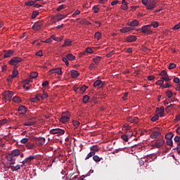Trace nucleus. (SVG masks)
<instances>
[{
	"instance_id": "1",
	"label": "nucleus",
	"mask_w": 180,
	"mask_h": 180,
	"mask_svg": "<svg viewBox=\"0 0 180 180\" xmlns=\"http://www.w3.org/2000/svg\"><path fill=\"white\" fill-rule=\"evenodd\" d=\"M141 3L143 4V5L146 6V10L148 11H152L157 7L156 0H150L148 1H143Z\"/></svg>"
},
{
	"instance_id": "2",
	"label": "nucleus",
	"mask_w": 180,
	"mask_h": 180,
	"mask_svg": "<svg viewBox=\"0 0 180 180\" xmlns=\"http://www.w3.org/2000/svg\"><path fill=\"white\" fill-rule=\"evenodd\" d=\"M160 136H161V129L157 127L151 129V134H150V137H151L152 139H157Z\"/></svg>"
},
{
	"instance_id": "3",
	"label": "nucleus",
	"mask_w": 180,
	"mask_h": 180,
	"mask_svg": "<svg viewBox=\"0 0 180 180\" xmlns=\"http://www.w3.org/2000/svg\"><path fill=\"white\" fill-rule=\"evenodd\" d=\"M65 16L63 14L58 13L55 15L54 16H51V22L53 24H55L56 22H59L60 20H63Z\"/></svg>"
},
{
	"instance_id": "4",
	"label": "nucleus",
	"mask_w": 180,
	"mask_h": 180,
	"mask_svg": "<svg viewBox=\"0 0 180 180\" xmlns=\"http://www.w3.org/2000/svg\"><path fill=\"white\" fill-rule=\"evenodd\" d=\"M13 96V91H6L2 94V98L7 101H11V98Z\"/></svg>"
},
{
	"instance_id": "5",
	"label": "nucleus",
	"mask_w": 180,
	"mask_h": 180,
	"mask_svg": "<svg viewBox=\"0 0 180 180\" xmlns=\"http://www.w3.org/2000/svg\"><path fill=\"white\" fill-rule=\"evenodd\" d=\"M22 58L20 57H13L12 58H11V60L8 61V64H10V65L12 66H15L17 65L18 63H20V62H22Z\"/></svg>"
},
{
	"instance_id": "6",
	"label": "nucleus",
	"mask_w": 180,
	"mask_h": 180,
	"mask_svg": "<svg viewBox=\"0 0 180 180\" xmlns=\"http://www.w3.org/2000/svg\"><path fill=\"white\" fill-rule=\"evenodd\" d=\"M68 120H70V113L68 111L63 112L61 118H60V122H61V123L65 124L68 122Z\"/></svg>"
},
{
	"instance_id": "7",
	"label": "nucleus",
	"mask_w": 180,
	"mask_h": 180,
	"mask_svg": "<svg viewBox=\"0 0 180 180\" xmlns=\"http://www.w3.org/2000/svg\"><path fill=\"white\" fill-rule=\"evenodd\" d=\"M49 133L53 135L58 134L61 136L65 134V130L61 129H53L49 131Z\"/></svg>"
},
{
	"instance_id": "8",
	"label": "nucleus",
	"mask_w": 180,
	"mask_h": 180,
	"mask_svg": "<svg viewBox=\"0 0 180 180\" xmlns=\"http://www.w3.org/2000/svg\"><path fill=\"white\" fill-rule=\"evenodd\" d=\"M165 145V140L163 139H158L155 142V144H153V147L157 148H160Z\"/></svg>"
},
{
	"instance_id": "9",
	"label": "nucleus",
	"mask_w": 180,
	"mask_h": 180,
	"mask_svg": "<svg viewBox=\"0 0 180 180\" xmlns=\"http://www.w3.org/2000/svg\"><path fill=\"white\" fill-rule=\"evenodd\" d=\"M141 32L148 35L153 33V30H151V27H149L148 25L143 26L141 27Z\"/></svg>"
},
{
	"instance_id": "10",
	"label": "nucleus",
	"mask_w": 180,
	"mask_h": 180,
	"mask_svg": "<svg viewBox=\"0 0 180 180\" xmlns=\"http://www.w3.org/2000/svg\"><path fill=\"white\" fill-rule=\"evenodd\" d=\"M43 26V22L42 21H37L34 22V25H32V29H34V31H39L41 27Z\"/></svg>"
},
{
	"instance_id": "11",
	"label": "nucleus",
	"mask_w": 180,
	"mask_h": 180,
	"mask_svg": "<svg viewBox=\"0 0 180 180\" xmlns=\"http://www.w3.org/2000/svg\"><path fill=\"white\" fill-rule=\"evenodd\" d=\"M14 53H15V51H12V50L4 51V58H8L13 56Z\"/></svg>"
},
{
	"instance_id": "12",
	"label": "nucleus",
	"mask_w": 180,
	"mask_h": 180,
	"mask_svg": "<svg viewBox=\"0 0 180 180\" xmlns=\"http://www.w3.org/2000/svg\"><path fill=\"white\" fill-rule=\"evenodd\" d=\"M15 162H11L10 167H8V169L11 168V169H12V171L13 172L18 171L19 169H20L21 167H23L25 165H22V166H20L19 165H17V166H13Z\"/></svg>"
},
{
	"instance_id": "13",
	"label": "nucleus",
	"mask_w": 180,
	"mask_h": 180,
	"mask_svg": "<svg viewBox=\"0 0 180 180\" xmlns=\"http://www.w3.org/2000/svg\"><path fill=\"white\" fill-rule=\"evenodd\" d=\"M46 142V139L43 137H38L37 140H36V145L38 146H41L44 145V143Z\"/></svg>"
},
{
	"instance_id": "14",
	"label": "nucleus",
	"mask_w": 180,
	"mask_h": 180,
	"mask_svg": "<svg viewBox=\"0 0 180 180\" xmlns=\"http://www.w3.org/2000/svg\"><path fill=\"white\" fill-rule=\"evenodd\" d=\"M18 112L20 115H25L27 112V108L25 105H20L18 108Z\"/></svg>"
},
{
	"instance_id": "15",
	"label": "nucleus",
	"mask_w": 180,
	"mask_h": 180,
	"mask_svg": "<svg viewBox=\"0 0 180 180\" xmlns=\"http://www.w3.org/2000/svg\"><path fill=\"white\" fill-rule=\"evenodd\" d=\"M34 159H35V156L30 155L25 158V160H22V165H25L26 164L31 162Z\"/></svg>"
},
{
	"instance_id": "16",
	"label": "nucleus",
	"mask_w": 180,
	"mask_h": 180,
	"mask_svg": "<svg viewBox=\"0 0 180 180\" xmlns=\"http://www.w3.org/2000/svg\"><path fill=\"white\" fill-rule=\"evenodd\" d=\"M49 74H58L59 75H63V72L61 71L60 68H55L49 70Z\"/></svg>"
},
{
	"instance_id": "17",
	"label": "nucleus",
	"mask_w": 180,
	"mask_h": 180,
	"mask_svg": "<svg viewBox=\"0 0 180 180\" xmlns=\"http://www.w3.org/2000/svg\"><path fill=\"white\" fill-rule=\"evenodd\" d=\"M139 25L138 20H133L132 21L127 22V26H131V27H137Z\"/></svg>"
},
{
	"instance_id": "18",
	"label": "nucleus",
	"mask_w": 180,
	"mask_h": 180,
	"mask_svg": "<svg viewBox=\"0 0 180 180\" xmlns=\"http://www.w3.org/2000/svg\"><path fill=\"white\" fill-rule=\"evenodd\" d=\"M156 113L158 114V115L163 117V114H165V108L163 106H160V108H157Z\"/></svg>"
},
{
	"instance_id": "19",
	"label": "nucleus",
	"mask_w": 180,
	"mask_h": 180,
	"mask_svg": "<svg viewBox=\"0 0 180 180\" xmlns=\"http://www.w3.org/2000/svg\"><path fill=\"white\" fill-rule=\"evenodd\" d=\"M103 85H105V82H102L101 80H96V82L94 83V86L102 88L103 87Z\"/></svg>"
},
{
	"instance_id": "20",
	"label": "nucleus",
	"mask_w": 180,
	"mask_h": 180,
	"mask_svg": "<svg viewBox=\"0 0 180 180\" xmlns=\"http://www.w3.org/2000/svg\"><path fill=\"white\" fill-rule=\"evenodd\" d=\"M20 155V151L18 149H15L11 152L8 156L10 157H18Z\"/></svg>"
},
{
	"instance_id": "21",
	"label": "nucleus",
	"mask_w": 180,
	"mask_h": 180,
	"mask_svg": "<svg viewBox=\"0 0 180 180\" xmlns=\"http://www.w3.org/2000/svg\"><path fill=\"white\" fill-rule=\"evenodd\" d=\"M137 40V37L134 35H131L127 37H126V41L127 42H134Z\"/></svg>"
},
{
	"instance_id": "22",
	"label": "nucleus",
	"mask_w": 180,
	"mask_h": 180,
	"mask_svg": "<svg viewBox=\"0 0 180 180\" xmlns=\"http://www.w3.org/2000/svg\"><path fill=\"white\" fill-rule=\"evenodd\" d=\"M160 86V87L163 88V89H170L172 87H173V86H172V82H166L165 84H163L162 85H159Z\"/></svg>"
},
{
	"instance_id": "23",
	"label": "nucleus",
	"mask_w": 180,
	"mask_h": 180,
	"mask_svg": "<svg viewBox=\"0 0 180 180\" xmlns=\"http://www.w3.org/2000/svg\"><path fill=\"white\" fill-rule=\"evenodd\" d=\"M133 30L132 27H124L122 29H120V32L122 33L129 32V31Z\"/></svg>"
},
{
	"instance_id": "24",
	"label": "nucleus",
	"mask_w": 180,
	"mask_h": 180,
	"mask_svg": "<svg viewBox=\"0 0 180 180\" xmlns=\"http://www.w3.org/2000/svg\"><path fill=\"white\" fill-rule=\"evenodd\" d=\"M122 6H121V9H122L123 11L129 10L127 2H126L125 0H122Z\"/></svg>"
},
{
	"instance_id": "25",
	"label": "nucleus",
	"mask_w": 180,
	"mask_h": 180,
	"mask_svg": "<svg viewBox=\"0 0 180 180\" xmlns=\"http://www.w3.org/2000/svg\"><path fill=\"white\" fill-rule=\"evenodd\" d=\"M101 59H102V57L96 56L95 58H92V61H94V63H95V64L97 65L100 63Z\"/></svg>"
},
{
	"instance_id": "26",
	"label": "nucleus",
	"mask_w": 180,
	"mask_h": 180,
	"mask_svg": "<svg viewBox=\"0 0 180 180\" xmlns=\"http://www.w3.org/2000/svg\"><path fill=\"white\" fill-rule=\"evenodd\" d=\"M144 26H149V27H153V28H156L158 27V22L157 21H152L151 24L148 25H144Z\"/></svg>"
},
{
	"instance_id": "27",
	"label": "nucleus",
	"mask_w": 180,
	"mask_h": 180,
	"mask_svg": "<svg viewBox=\"0 0 180 180\" xmlns=\"http://www.w3.org/2000/svg\"><path fill=\"white\" fill-rule=\"evenodd\" d=\"M160 80H162L163 82H170V81H172V79L170 78L169 76H162L160 77Z\"/></svg>"
},
{
	"instance_id": "28",
	"label": "nucleus",
	"mask_w": 180,
	"mask_h": 180,
	"mask_svg": "<svg viewBox=\"0 0 180 180\" xmlns=\"http://www.w3.org/2000/svg\"><path fill=\"white\" fill-rule=\"evenodd\" d=\"M78 76H79V73H78V72H77L75 70H72L71 71L72 78H77L78 77Z\"/></svg>"
},
{
	"instance_id": "29",
	"label": "nucleus",
	"mask_w": 180,
	"mask_h": 180,
	"mask_svg": "<svg viewBox=\"0 0 180 180\" xmlns=\"http://www.w3.org/2000/svg\"><path fill=\"white\" fill-rule=\"evenodd\" d=\"M18 75V70L14 68L13 71L12 72V76H11V78L13 79L15 78Z\"/></svg>"
},
{
	"instance_id": "30",
	"label": "nucleus",
	"mask_w": 180,
	"mask_h": 180,
	"mask_svg": "<svg viewBox=\"0 0 180 180\" xmlns=\"http://www.w3.org/2000/svg\"><path fill=\"white\" fill-rule=\"evenodd\" d=\"M6 159L7 160V161L10 162L11 163H13V162L15 161V156H8V155H7L6 157Z\"/></svg>"
},
{
	"instance_id": "31",
	"label": "nucleus",
	"mask_w": 180,
	"mask_h": 180,
	"mask_svg": "<svg viewBox=\"0 0 180 180\" xmlns=\"http://www.w3.org/2000/svg\"><path fill=\"white\" fill-rule=\"evenodd\" d=\"M49 39H53L55 41H58V42H60V41H63V38H59V37H56L54 35H51V38H49Z\"/></svg>"
},
{
	"instance_id": "32",
	"label": "nucleus",
	"mask_w": 180,
	"mask_h": 180,
	"mask_svg": "<svg viewBox=\"0 0 180 180\" xmlns=\"http://www.w3.org/2000/svg\"><path fill=\"white\" fill-rule=\"evenodd\" d=\"M174 134L172 132L168 133L165 135V139H167V140H172Z\"/></svg>"
},
{
	"instance_id": "33",
	"label": "nucleus",
	"mask_w": 180,
	"mask_h": 180,
	"mask_svg": "<svg viewBox=\"0 0 180 180\" xmlns=\"http://www.w3.org/2000/svg\"><path fill=\"white\" fill-rule=\"evenodd\" d=\"M90 150H91V153H96V152H98V147L96 146H92L90 148Z\"/></svg>"
},
{
	"instance_id": "34",
	"label": "nucleus",
	"mask_w": 180,
	"mask_h": 180,
	"mask_svg": "<svg viewBox=\"0 0 180 180\" xmlns=\"http://www.w3.org/2000/svg\"><path fill=\"white\" fill-rule=\"evenodd\" d=\"M96 153L90 152L87 154L86 157L85 158V160L91 158L92 157L95 156Z\"/></svg>"
},
{
	"instance_id": "35",
	"label": "nucleus",
	"mask_w": 180,
	"mask_h": 180,
	"mask_svg": "<svg viewBox=\"0 0 180 180\" xmlns=\"http://www.w3.org/2000/svg\"><path fill=\"white\" fill-rule=\"evenodd\" d=\"M92 159L94 160V161H95L96 162H101V160H102L101 158L98 157V155H94V157H92Z\"/></svg>"
},
{
	"instance_id": "36",
	"label": "nucleus",
	"mask_w": 180,
	"mask_h": 180,
	"mask_svg": "<svg viewBox=\"0 0 180 180\" xmlns=\"http://www.w3.org/2000/svg\"><path fill=\"white\" fill-rule=\"evenodd\" d=\"M65 58L72 61L75 59V57L72 54L68 53Z\"/></svg>"
},
{
	"instance_id": "37",
	"label": "nucleus",
	"mask_w": 180,
	"mask_h": 180,
	"mask_svg": "<svg viewBox=\"0 0 180 180\" xmlns=\"http://www.w3.org/2000/svg\"><path fill=\"white\" fill-rule=\"evenodd\" d=\"M159 75L160 77H169L165 70L160 71Z\"/></svg>"
},
{
	"instance_id": "38",
	"label": "nucleus",
	"mask_w": 180,
	"mask_h": 180,
	"mask_svg": "<svg viewBox=\"0 0 180 180\" xmlns=\"http://www.w3.org/2000/svg\"><path fill=\"white\" fill-rule=\"evenodd\" d=\"M165 95H167V97L170 98L173 96V92L170 90H168V91H165Z\"/></svg>"
},
{
	"instance_id": "39",
	"label": "nucleus",
	"mask_w": 180,
	"mask_h": 180,
	"mask_svg": "<svg viewBox=\"0 0 180 180\" xmlns=\"http://www.w3.org/2000/svg\"><path fill=\"white\" fill-rule=\"evenodd\" d=\"M71 44H72V41L70 40V39H66L65 40V43L63 44V47H64L65 46H71Z\"/></svg>"
},
{
	"instance_id": "40",
	"label": "nucleus",
	"mask_w": 180,
	"mask_h": 180,
	"mask_svg": "<svg viewBox=\"0 0 180 180\" xmlns=\"http://www.w3.org/2000/svg\"><path fill=\"white\" fill-rule=\"evenodd\" d=\"M34 147H35V144H34V143H27V148L29 150L34 149Z\"/></svg>"
},
{
	"instance_id": "41",
	"label": "nucleus",
	"mask_w": 180,
	"mask_h": 180,
	"mask_svg": "<svg viewBox=\"0 0 180 180\" xmlns=\"http://www.w3.org/2000/svg\"><path fill=\"white\" fill-rule=\"evenodd\" d=\"M176 68V64H175V63H169L168 69L169 70H173V69H174Z\"/></svg>"
},
{
	"instance_id": "42",
	"label": "nucleus",
	"mask_w": 180,
	"mask_h": 180,
	"mask_svg": "<svg viewBox=\"0 0 180 180\" xmlns=\"http://www.w3.org/2000/svg\"><path fill=\"white\" fill-rule=\"evenodd\" d=\"M39 15V11H34L32 15H31V19H35L36 16Z\"/></svg>"
},
{
	"instance_id": "43",
	"label": "nucleus",
	"mask_w": 180,
	"mask_h": 180,
	"mask_svg": "<svg viewBox=\"0 0 180 180\" xmlns=\"http://www.w3.org/2000/svg\"><path fill=\"white\" fill-rule=\"evenodd\" d=\"M89 99H90V98L89 97L88 95H85L83 96V103H88Z\"/></svg>"
},
{
	"instance_id": "44",
	"label": "nucleus",
	"mask_w": 180,
	"mask_h": 180,
	"mask_svg": "<svg viewBox=\"0 0 180 180\" xmlns=\"http://www.w3.org/2000/svg\"><path fill=\"white\" fill-rule=\"evenodd\" d=\"M38 75H39V74H38L37 72H31V74H30V77H31V79H35V78L37 77Z\"/></svg>"
},
{
	"instance_id": "45",
	"label": "nucleus",
	"mask_w": 180,
	"mask_h": 180,
	"mask_svg": "<svg viewBox=\"0 0 180 180\" xmlns=\"http://www.w3.org/2000/svg\"><path fill=\"white\" fill-rule=\"evenodd\" d=\"M36 122H24L23 125L24 126H34L35 125Z\"/></svg>"
},
{
	"instance_id": "46",
	"label": "nucleus",
	"mask_w": 180,
	"mask_h": 180,
	"mask_svg": "<svg viewBox=\"0 0 180 180\" xmlns=\"http://www.w3.org/2000/svg\"><path fill=\"white\" fill-rule=\"evenodd\" d=\"M35 3H36V1H27V2L25 3V6H32L36 4Z\"/></svg>"
},
{
	"instance_id": "47",
	"label": "nucleus",
	"mask_w": 180,
	"mask_h": 180,
	"mask_svg": "<svg viewBox=\"0 0 180 180\" xmlns=\"http://www.w3.org/2000/svg\"><path fill=\"white\" fill-rule=\"evenodd\" d=\"M12 101L14 103H20L21 101L20 98L18 96H14L13 98H12Z\"/></svg>"
},
{
	"instance_id": "48",
	"label": "nucleus",
	"mask_w": 180,
	"mask_h": 180,
	"mask_svg": "<svg viewBox=\"0 0 180 180\" xmlns=\"http://www.w3.org/2000/svg\"><path fill=\"white\" fill-rule=\"evenodd\" d=\"M80 24L85 25H91V22H90L86 20H82V21H80Z\"/></svg>"
},
{
	"instance_id": "49",
	"label": "nucleus",
	"mask_w": 180,
	"mask_h": 180,
	"mask_svg": "<svg viewBox=\"0 0 180 180\" xmlns=\"http://www.w3.org/2000/svg\"><path fill=\"white\" fill-rule=\"evenodd\" d=\"M72 123H73V126H75V128L78 127V126H79L80 124L79 121H77V120H73Z\"/></svg>"
},
{
	"instance_id": "50",
	"label": "nucleus",
	"mask_w": 180,
	"mask_h": 180,
	"mask_svg": "<svg viewBox=\"0 0 180 180\" xmlns=\"http://www.w3.org/2000/svg\"><path fill=\"white\" fill-rule=\"evenodd\" d=\"M92 11H94V13H98V6H94V7H92Z\"/></svg>"
},
{
	"instance_id": "51",
	"label": "nucleus",
	"mask_w": 180,
	"mask_h": 180,
	"mask_svg": "<svg viewBox=\"0 0 180 180\" xmlns=\"http://www.w3.org/2000/svg\"><path fill=\"white\" fill-rule=\"evenodd\" d=\"M88 89V87H86L85 85H84L83 86L80 87L79 89V91H80V92L84 93L85 92V91Z\"/></svg>"
},
{
	"instance_id": "52",
	"label": "nucleus",
	"mask_w": 180,
	"mask_h": 180,
	"mask_svg": "<svg viewBox=\"0 0 180 180\" xmlns=\"http://www.w3.org/2000/svg\"><path fill=\"white\" fill-rule=\"evenodd\" d=\"M121 139H122V140H124V142H127L129 141V136H127V135H122L121 136Z\"/></svg>"
},
{
	"instance_id": "53",
	"label": "nucleus",
	"mask_w": 180,
	"mask_h": 180,
	"mask_svg": "<svg viewBox=\"0 0 180 180\" xmlns=\"http://www.w3.org/2000/svg\"><path fill=\"white\" fill-rule=\"evenodd\" d=\"M167 145H168L169 146H173V140L167 139Z\"/></svg>"
},
{
	"instance_id": "54",
	"label": "nucleus",
	"mask_w": 180,
	"mask_h": 180,
	"mask_svg": "<svg viewBox=\"0 0 180 180\" xmlns=\"http://www.w3.org/2000/svg\"><path fill=\"white\" fill-rule=\"evenodd\" d=\"M101 36V32H96V34H95V38H96V39L100 40Z\"/></svg>"
},
{
	"instance_id": "55",
	"label": "nucleus",
	"mask_w": 180,
	"mask_h": 180,
	"mask_svg": "<svg viewBox=\"0 0 180 180\" xmlns=\"http://www.w3.org/2000/svg\"><path fill=\"white\" fill-rule=\"evenodd\" d=\"M30 101L32 103H36L37 101H39V98L38 97L31 98Z\"/></svg>"
},
{
	"instance_id": "56",
	"label": "nucleus",
	"mask_w": 180,
	"mask_h": 180,
	"mask_svg": "<svg viewBox=\"0 0 180 180\" xmlns=\"http://www.w3.org/2000/svg\"><path fill=\"white\" fill-rule=\"evenodd\" d=\"M157 120H158V115H153L151 118V122H156Z\"/></svg>"
},
{
	"instance_id": "57",
	"label": "nucleus",
	"mask_w": 180,
	"mask_h": 180,
	"mask_svg": "<svg viewBox=\"0 0 180 180\" xmlns=\"http://www.w3.org/2000/svg\"><path fill=\"white\" fill-rule=\"evenodd\" d=\"M29 141V139L27 138H24L22 139V140H20V143H22V144H25Z\"/></svg>"
},
{
	"instance_id": "58",
	"label": "nucleus",
	"mask_w": 180,
	"mask_h": 180,
	"mask_svg": "<svg viewBox=\"0 0 180 180\" xmlns=\"http://www.w3.org/2000/svg\"><path fill=\"white\" fill-rule=\"evenodd\" d=\"M115 54L114 51H111L110 52L107 53V58H110Z\"/></svg>"
},
{
	"instance_id": "59",
	"label": "nucleus",
	"mask_w": 180,
	"mask_h": 180,
	"mask_svg": "<svg viewBox=\"0 0 180 180\" xmlns=\"http://www.w3.org/2000/svg\"><path fill=\"white\" fill-rule=\"evenodd\" d=\"M129 96V92L124 94V97H122V100L124 101H126L127 100V97Z\"/></svg>"
},
{
	"instance_id": "60",
	"label": "nucleus",
	"mask_w": 180,
	"mask_h": 180,
	"mask_svg": "<svg viewBox=\"0 0 180 180\" xmlns=\"http://www.w3.org/2000/svg\"><path fill=\"white\" fill-rule=\"evenodd\" d=\"M47 98H48L47 93H43V95H41V99L44 100V99H46Z\"/></svg>"
},
{
	"instance_id": "61",
	"label": "nucleus",
	"mask_w": 180,
	"mask_h": 180,
	"mask_svg": "<svg viewBox=\"0 0 180 180\" xmlns=\"http://www.w3.org/2000/svg\"><path fill=\"white\" fill-rule=\"evenodd\" d=\"M6 123H7L6 119L0 120V126L4 125V124H6Z\"/></svg>"
},
{
	"instance_id": "62",
	"label": "nucleus",
	"mask_w": 180,
	"mask_h": 180,
	"mask_svg": "<svg viewBox=\"0 0 180 180\" xmlns=\"http://www.w3.org/2000/svg\"><path fill=\"white\" fill-rule=\"evenodd\" d=\"M180 29V22L179 24H176L175 26L173 27V30L175 31V30H177Z\"/></svg>"
},
{
	"instance_id": "63",
	"label": "nucleus",
	"mask_w": 180,
	"mask_h": 180,
	"mask_svg": "<svg viewBox=\"0 0 180 180\" xmlns=\"http://www.w3.org/2000/svg\"><path fill=\"white\" fill-rule=\"evenodd\" d=\"M164 83H165V81H163V80H158V81L156 82V85L160 86V85L164 84Z\"/></svg>"
},
{
	"instance_id": "64",
	"label": "nucleus",
	"mask_w": 180,
	"mask_h": 180,
	"mask_svg": "<svg viewBox=\"0 0 180 180\" xmlns=\"http://www.w3.org/2000/svg\"><path fill=\"white\" fill-rule=\"evenodd\" d=\"M86 52L90 53V54H92L94 53V51L91 49V48L87 47L86 48Z\"/></svg>"
}]
</instances>
